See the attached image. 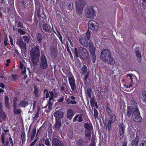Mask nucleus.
<instances>
[{
	"mask_svg": "<svg viewBox=\"0 0 146 146\" xmlns=\"http://www.w3.org/2000/svg\"><path fill=\"white\" fill-rule=\"evenodd\" d=\"M30 54L31 61L33 65L35 66L37 65L39 59L40 50L39 46L36 45L32 47L30 51Z\"/></svg>",
	"mask_w": 146,
	"mask_h": 146,
	"instance_id": "obj_1",
	"label": "nucleus"
},
{
	"mask_svg": "<svg viewBox=\"0 0 146 146\" xmlns=\"http://www.w3.org/2000/svg\"><path fill=\"white\" fill-rule=\"evenodd\" d=\"M100 58L103 61L108 64H110L114 59L111 52L106 49H103L102 50L101 52Z\"/></svg>",
	"mask_w": 146,
	"mask_h": 146,
	"instance_id": "obj_2",
	"label": "nucleus"
},
{
	"mask_svg": "<svg viewBox=\"0 0 146 146\" xmlns=\"http://www.w3.org/2000/svg\"><path fill=\"white\" fill-rule=\"evenodd\" d=\"M79 70L82 75L85 74L83 77V81L85 86L87 87L89 85L87 80L89 78L90 72L88 70L87 66L83 64L82 66Z\"/></svg>",
	"mask_w": 146,
	"mask_h": 146,
	"instance_id": "obj_3",
	"label": "nucleus"
},
{
	"mask_svg": "<svg viewBox=\"0 0 146 146\" xmlns=\"http://www.w3.org/2000/svg\"><path fill=\"white\" fill-rule=\"evenodd\" d=\"M67 77L68 78L69 84L73 92H75L76 90V81L72 74L70 71L65 73Z\"/></svg>",
	"mask_w": 146,
	"mask_h": 146,
	"instance_id": "obj_4",
	"label": "nucleus"
},
{
	"mask_svg": "<svg viewBox=\"0 0 146 146\" xmlns=\"http://www.w3.org/2000/svg\"><path fill=\"white\" fill-rule=\"evenodd\" d=\"M48 61L45 56L44 54L41 55L40 57L39 61V67L42 69H45L48 68Z\"/></svg>",
	"mask_w": 146,
	"mask_h": 146,
	"instance_id": "obj_5",
	"label": "nucleus"
},
{
	"mask_svg": "<svg viewBox=\"0 0 146 146\" xmlns=\"http://www.w3.org/2000/svg\"><path fill=\"white\" fill-rule=\"evenodd\" d=\"M86 15L87 18L90 19H93L96 16L93 6H89L87 7Z\"/></svg>",
	"mask_w": 146,
	"mask_h": 146,
	"instance_id": "obj_6",
	"label": "nucleus"
},
{
	"mask_svg": "<svg viewBox=\"0 0 146 146\" xmlns=\"http://www.w3.org/2000/svg\"><path fill=\"white\" fill-rule=\"evenodd\" d=\"M36 9L35 11V15H36L40 21L42 19V21H44V18L43 17L41 16L40 14V3L38 2H35Z\"/></svg>",
	"mask_w": 146,
	"mask_h": 146,
	"instance_id": "obj_7",
	"label": "nucleus"
},
{
	"mask_svg": "<svg viewBox=\"0 0 146 146\" xmlns=\"http://www.w3.org/2000/svg\"><path fill=\"white\" fill-rule=\"evenodd\" d=\"M89 28L93 31H97L99 28L98 24L93 20H90L88 23Z\"/></svg>",
	"mask_w": 146,
	"mask_h": 146,
	"instance_id": "obj_8",
	"label": "nucleus"
},
{
	"mask_svg": "<svg viewBox=\"0 0 146 146\" xmlns=\"http://www.w3.org/2000/svg\"><path fill=\"white\" fill-rule=\"evenodd\" d=\"M110 118L109 120L107 125H106V129L107 131L108 130L110 131L111 127V124H113L115 121L116 118L115 115L114 114H111L110 115H108Z\"/></svg>",
	"mask_w": 146,
	"mask_h": 146,
	"instance_id": "obj_9",
	"label": "nucleus"
},
{
	"mask_svg": "<svg viewBox=\"0 0 146 146\" xmlns=\"http://www.w3.org/2000/svg\"><path fill=\"white\" fill-rule=\"evenodd\" d=\"M133 118L134 121L136 122H140L142 119L139 109H136V110H134L133 113Z\"/></svg>",
	"mask_w": 146,
	"mask_h": 146,
	"instance_id": "obj_10",
	"label": "nucleus"
},
{
	"mask_svg": "<svg viewBox=\"0 0 146 146\" xmlns=\"http://www.w3.org/2000/svg\"><path fill=\"white\" fill-rule=\"evenodd\" d=\"M79 53L84 59H86L88 57L89 54L85 48L80 47L79 50Z\"/></svg>",
	"mask_w": 146,
	"mask_h": 146,
	"instance_id": "obj_11",
	"label": "nucleus"
},
{
	"mask_svg": "<svg viewBox=\"0 0 146 146\" xmlns=\"http://www.w3.org/2000/svg\"><path fill=\"white\" fill-rule=\"evenodd\" d=\"M42 31L44 33H50L52 31V30L50 25L48 24L45 23H44L42 26Z\"/></svg>",
	"mask_w": 146,
	"mask_h": 146,
	"instance_id": "obj_12",
	"label": "nucleus"
},
{
	"mask_svg": "<svg viewBox=\"0 0 146 146\" xmlns=\"http://www.w3.org/2000/svg\"><path fill=\"white\" fill-rule=\"evenodd\" d=\"M17 44L19 46L21 50H25L26 48V44L24 42L21 38L19 39L17 41Z\"/></svg>",
	"mask_w": 146,
	"mask_h": 146,
	"instance_id": "obj_13",
	"label": "nucleus"
},
{
	"mask_svg": "<svg viewBox=\"0 0 146 146\" xmlns=\"http://www.w3.org/2000/svg\"><path fill=\"white\" fill-rule=\"evenodd\" d=\"M53 91H49V93L50 94V96L49 97L48 100H53L54 98H56L58 95V93L56 90L55 88L53 89Z\"/></svg>",
	"mask_w": 146,
	"mask_h": 146,
	"instance_id": "obj_14",
	"label": "nucleus"
},
{
	"mask_svg": "<svg viewBox=\"0 0 146 146\" xmlns=\"http://www.w3.org/2000/svg\"><path fill=\"white\" fill-rule=\"evenodd\" d=\"M52 146H64V145L60 140L57 138H54L52 139Z\"/></svg>",
	"mask_w": 146,
	"mask_h": 146,
	"instance_id": "obj_15",
	"label": "nucleus"
},
{
	"mask_svg": "<svg viewBox=\"0 0 146 146\" xmlns=\"http://www.w3.org/2000/svg\"><path fill=\"white\" fill-rule=\"evenodd\" d=\"M64 113L60 110H58L56 111L54 113V116L55 119H60L64 117Z\"/></svg>",
	"mask_w": 146,
	"mask_h": 146,
	"instance_id": "obj_16",
	"label": "nucleus"
},
{
	"mask_svg": "<svg viewBox=\"0 0 146 146\" xmlns=\"http://www.w3.org/2000/svg\"><path fill=\"white\" fill-rule=\"evenodd\" d=\"M7 118V116L5 113L3 111L2 107L0 103V121L2 122Z\"/></svg>",
	"mask_w": 146,
	"mask_h": 146,
	"instance_id": "obj_17",
	"label": "nucleus"
},
{
	"mask_svg": "<svg viewBox=\"0 0 146 146\" xmlns=\"http://www.w3.org/2000/svg\"><path fill=\"white\" fill-rule=\"evenodd\" d=\"M79 41L80 43L83 46L86 47L88 46L89 43L88 42L87 39L84 36L80 38Z\"/></svg>",
	"mask_w": 146,
	"mask_h": 146,
	"instance_id": "obj_18",
	"label": "nucleus"
},
{
	"mask_svg": "<svg viewBox=\"0 0 146 146\" xmlns=\"http://www.w3.org/2000/svg\"><path fill=\"white\" fill-rule=\"evenodd\" d=\"M88 46L89 47V50L91 54H95V51L96 50V48L94 46L93 43L92 42H89Z\"/></svg>",
	"mask_w": 146,
	"mask_h": 146,
	"instance_id": "obj_19",
	"label": "nucleus"
},
{
	"mask_svg": "<svg viewBox=\"0 0 146 146\" xmlns=\"http://www.w3.org/2000/svg\"><path fill=\"white\" fill-rule=\"evenodd\" d=\"M74 111L71 108L69 109L67 111V117L71 120L74 115Z\"/></svg>",
	"mask_w": 146,
	"mask_h": 146,
	"instance_id": "obj_20",
	"label": "nucleus"
},
{
	"mask_svg": "<svg viewBox=\"0 0 146 146\" xmlns=\"http://www.w3.org/2000/svg\"><path fill=\"white\" fill-rule=\"evenodd\" d=\"M34 90L33 92L35 95V98L38 99L39 96V88L37 85H34L33 86Z\"/></svg>",
	"mask_w": 146,
	"mask_h": 146,
	"instance_id": "obj_21",
	"label": "nucleus"
},
{
	"mask_svg": "<svg viewBox=\"0 0 146 146\" xmlns=\"http://www.w3.org/2000/svg\"><path fill=\"white\" fill-rule=\"evenodd\" d=\"M86 5L85 0H78L75 3V6L84 8Z\"/></svg>",
	"mask_w": 146,
	"mask_h": 146,
	"instance_id": "obj_22",
	"label": "nucleus"
},
{
	"mask_svg": "<svg viewBox=\"0 0 146 146\" xmlns=\"http://www.w3.org/2000/svg\"><path fill=\"white\" fill-rule=\"evenodd\" d=\"M82 114L76 115L74 117L73 119V121L74 122H76L77 120L79 122H82L83 121V119L82 117Z\"/></svg>",
	"mask_w": 146,
	"mask_h": 146,
	"instance_id": "obj_23",
	"label": "nucleus"
},
{
	"mask_svg": "<svg viewBox=\"0 0 146 146\" xmlns=\"http://www.w3.org/2000/svg\"><path fill=\"white\" fill-rule=\"evenodd\" d=\"M62 126L61 122L60 120L55 119V124L54 125V127L57 129H59Z\"/></svg>",
	"mask_w": 146,
	"mask_h": 146,
	"instance_id": "obj_24",
	"label": "nucleus"
},
{
	"mask_svg": "<svg viewBox=\"0 0 146 146\" xmlns=\"http://www.w3.org/2000/svg\"><path fill=\"white\" fill-rule=\"evenodd\" d=\"M84 8L76 6V10L78 15L80 16L82 13L83 9Z\"/></svg>",
	"mask_w": 146,
	"mask_h": 146,
	"instance_id": "obj_25",
	"label": "nucleus"
},
{
	"mask_svg": "<svg viewBox=\"0 0 146 146\" xmlns=\"http://www.w3.org/2000/svg\"><path fill=\"white\" fill-rule=\"evenodd\" d=\"M78 146H84L86 142L84 139H80L76 142Z\"/></svg>",
	"mask_w": 146,
	"mask_h": 146,
	"instance_id": "obj_26",
	"label": "nucleus"
},
{
	"mask_svg": "<svg viewBox=\"0 0 146 146\" xmlns=\"http://www.w3.org/2000/svg\"><path fill=\"white\" fill-rule=\"evenodd\" d=\"M139 139V137L137 135L135 139L133 140L131 142L132 146H137Z\"/></svg>",
	"mask_w": 146,
	"mask_h": 146,
	"instance_id": "obj_27",
	"label": "nucleus"
},
{
	"mask_svg": "<svg viewBox=\"0 0 146 146\" xmlns=\"http://www.w3.org/2000/svg\"><path fill=\"white\" fill-rule=\"evenodd\" d=\"M132 108L130 106H127V112L125 114L126 116L129 118L132 114Z\"/></svg>",
	"mask_w": 146,
	"mask_h": 146,
	"instance_id": "obj_28",
	"label": "nucleus"
},
{
	"mask_svg": "<svg viewBox=\"0 0 146 146\" xmlns=\"http://www.w3.org/2000/svg\"><path fill=\"white\" fill-rule=\"evenodd\" d=\"M28 104L27 101H26L25 100H23L20 102L19 105L21 107L25 108L28 105Z\"/></svg>",
	"mask_w": 146,
	"mask_h": 146,
	"instance_id": "obj_29",
	"label": "nucleus"
},
{
	"mask_svg": "<svg viewBox=\"0 0 146 146\" xmlns=\"http://www.w3.org/2000/svg\"><path fill=\"white\" fill-rule=\"evenodd\" d=\"M65 4L68 10L71 11L73 9V5L72 2H65Z\"/></svg>",
	"mask_w": 146,
	"mask_h": 146,
	"instance_id": "obj_30",
	"label": "nucleus"
},
{
	"mask_svg": "<svg viewBox=\"0 0 146 146\" xmlns=\"http://www.w3.org/2000/svg\"><path fill=\"white\" fill-rule=\"evenodd\" d=\"M131 105L133 111L136 110V109H139L137 108V103L135 100H131Z\"/></svg>",
	"mask_w": 146,
	"mask_h": 146,
	"instance_id": "obj_31",
	"label": "nucleus"
},
{
	"mask_svg": "<svg viewBox=\"0 0 146 146\" xmlns=\"http://www.w3.org/2000/svg\"><path fill=\"white\" fill-rule=\"evenodd\" d=\"M135 53L137 57V62L139 63H140L141 60V53L139 51L136 50L135 52Z\"/></svg>",
	"mask_w": 146,
	"mask_h": 146,
	"instance_id": "obj_32",
	"label": "nucleus"
},
{
	"mask_svg": "<svg viewBox=\"0 0 146 146\" xmlns=\"http://www.w3.org/2000/svg\"><path fill=\"white\" fill-rule=\"evenodd\" d=\"M52 30L54 33L56 34L57 36L58 37L59 39L62 43V37L60 33L56 29L57 33H56V32L54 31L53 27H52Z\"/></svg>",
	"mask_w": 146,
	"mask_h": 146,
	"instance_id": "obj_33",
	"label": "nucleus"
},
{
	"mask_svg": "<svg viewBox=\"0 0 146 146\" xmlns=\"http://www.w3.org/2000/svg\"><path fill=\"white\" fill-rule=\"evenodd\" d=\"M36 39L38 43L40 44L42 41L43 37L40 33H38L36 35Z\"/></svg>",
	"mask_w": 146,
	"mask_h": 146,
	"instance_id": "obj_34",
	"label": "nucleus"
},
{
	"mask_svg": "<svg viewBox=\"0 0 146 146\" xmlns=\"http://www.w3.org/2000/svg\"><path fill=\"white\" fill-rule=\"evenodd\" d=\"M92 93V90L90 88H87L86 94V96L87 97V98H91Z\"/></svg>",
	"mask_w": 146,
	"mask_h": 146,
	"instance_id": "obj_35",
	"label": "nucleus"
},
{
	"mask_svg": "<svg viewBox=\"0 0 146 146\" xmlns=\"http://www.w3.org/2000/svg\"><path fill=\"white\" fill-rule=\"evenodd\" d=\"M5 104V106L7 108L9 109V98L8 96H5L4 98Z\"/></svg>",
	"mask_w": 146,
	"mask_h": 146,
	"instance_id": "obj_36",
	"label": "nucleus"
},
{
	"mask_svg": "<svg viewBox=\"0 0 146 146\" xmlns=\"http://www.w3.org/2000/svg\"><path fill=\"white\" fill-rule=\"evenodd\" d=\"M125 126L124 124L123 123H122L119 125V131L121 132H124Z\"/></svg>",
	"mask_w": 146,
	"mask_h": 146,
	"instance_id": "obj_37",
	"label": "nucleus"
},
{
	"mask_svg": "<svg viewBox=\"0 0 146 146\" xmlns=\"http://www.w3.org/2000/svg\"><path fill=\"white\" fill-rule=\"evenodd\" d=\"M21 6L25 9L27 8L29 5V3L26 0H23L21 1Z\"/></svg>",
	"mask_w": 146,
	"mask_h": 146,
	"instance_id": "obj_38",
	"label": "nucleus"
},
{
	"mask_svg": "<svg viewBox=\"0 0 146 146\" xmlns=\"http://www.w3.org/2000/svg\"><path fill=\"white\" fill-rule=\"evenodd\" d=\"M25 133L24 131H23L22 132L21 135V138L22 140V143L23 144H25L26 141L25 139Z\"/></svg>",
	"mask_w": 146,
	"mask_h": 146,
	"instance_id": "obj_39",
	"label": "nucleus"
},
{
	"mask_svg": "<svg viewBox=\"0 0 146 146\" xmlns=\"http://www.w3.org/2000/svg\"><path fill=\"white\" fill-rule=\"evenodd\" d=\"M66 101L67 104L70 105V104H77V102L75 100H70V99H66Z\"/></svg>",
	"mask_w": 146,
	"mask_h": 146,
	"instance_id": "obj_40",
	"label": "nucleus"
},
{
	"mask_svg": "<svg viewBox=\"0 0 146 146\" xmlns=\"http://www.w3.org/2000/svg\"><path fill=\"white\" fill-rule=\"evenodd\" d=\"M142 95L144 98L143 100V102L146 103V90H143L142 92Z\"/></svg>",
	"mask_w": 146,
	"mask_h": 146,
	"instance_id": "obj_41",
	"label": "nucleus"
},
{
	"mask_svg": "<svg viewBox=\"0 0 146 146\" xmlns=\"http://www.w3.org/2000/svg\"><path fill=\"white\" fill-rule=\"evenodd\" d=\"M94 117L95 120L96 119H98V111L95 108H94Z\"/></svg>",
	"mask_w": 146,
	"mask_h": 146,
	"instance_id": "obj_42",
	"label": "nucleus"
},
{
	"mask_svg": "<svg viewBox=\"0 0 146 146\" xmlns=\"http://www.w3.org/2000/svg\"><path fill=\"white\" fill-rule=\"evenodd\" d=\"M36 128H34L32 130L31 135V140H33L34 139L36 133Z\"/></svg>",
	"mask_w": 146,
	"mask_h": 146,
	"instance_id": "obj_43",
	"label": "nucleus"
},
{
	"mask_svg": "<svg viewBox=\"0 0 146 146\" xmlns=\"http://www.w3.org/2000/svg\"><path fill=\"white\" fill-rule=\"evenodd\" d=\"M43 94H45L46 98V99L49 98V91L47 89H45L43 91Z\"/></svg>",
	"mask_w": 146,
	"mask_h": 146,
	"instance_id": "obj_44",
	"label": "nucleus"
},
{
	"mask_svg": "<svg viewBox=\"0 0 146 146\" xmlns=\"http://www.w3.org/2000/svg\"><path fill=\"white\" fill-rule=\"evenodd\" d=\"M84 126L85 128L87 130H90L91 126L88 123H85L84 125Z\"/></svg>",
	"mask_w": 146,
	"mask_h": 146,
	"instance_id": "obj_45",
	"label": "nucleus"
},
{
	"mask_svg": "<svg viewBox=\"0 0 146 146\" xmlns=\"http://www.w3.org/2000/svg\"><path fill=\"white\" fill-rule=\"evenodd\" d=\"M23 38L25 42L28 43L30 40L29 37L26 35H24L23 36Z\"/></svg>",
	"mask_w": 146,
	"mask_h": 146,
	"instance_id": "obj_46",
	"label": "nucleus"
},
{
	"mask_svg": "<svg viewBox=\"0 0 146 146\" xmlns=\"http://www.w3.org/2000/svg\"><path fill=\"white\" fill-rule=\"evenodd\" d=\"M43 140V141H44V143L47 146H50V143L49 141L48 138L47 137L46 139H44Z\"/></svg>",
	"mask_w": 146,
	"mask_h": 146,
	"instance_id": "obj_47",
	"label": "nucleus"
},
{
	"mask_svg": "<svg viewBox=\"0 0 146 146\" xmlns=\"http://www.w3.org/2000/svg\"><path fill=\"white\" fill-rule=\"evenodd\" d=\"M106 112L108 115H110L112 114L111 113L112 111L111 110L110 108L108 106H106Z\"/></svg>",
	"mask_w": 146,
	"mask_h": 146,
	"instance_id": "obj_48",
	"label": "nucleus"
},
{
	"mask_svg": "<svg viewBox=\"0 0 146 146\" xmlns=\"http://www.w3.org/2000/svg\"><path fill=\"white\" fill-rule=\"evenodd\" d=\"M72 51L74 53V56L77 58L79 57L78 49L76 48H75L73 50L72 49Z\"/></svg>",
	"mask_w": 146,
	"mask_h": 146,
	"instance_id": "obj_49",
	"label": "nucleus"
},
{
	"mask_svg": "<svg viewBox=\"0 0 146 146\" xmlns=\"http://www.w3.org/2000/svg\"><path fill=\"white\" fill-rule=\"evenodd\" d=\"M4 44L5 46L7 48H9L10 44L9 43L8 40L4 39Z\"/></svg>",
	"mask_w": 146,
	"mask_h": 146,
	"instance_id": "obj_50",
	"label": "nucleus"
},
{
	"mask_svg": "<svg viewBox=\"0 0 146 146\" xmlns=\"http://www.w3.org/2000/svg\"><path fill=\"white\" fill-rule=\"evenodd\" d=\"M92 133L90 130H86L85 131V135L88 137H90L91 136Z\"/></svg>",
	"mask_w": 146,
	"mask_h": 146,
	"instance_id": "obj_51",
	"label": "nucleus"
},
{
	"mask_svg": "<svg viewBox=\"0 0 146 146\" xmlns=\"http://www.w3.org/2000/svg\"><path fill=\"white\" fill-rule=\"evenodd\" d=\"M1 141L2 143L3 144L4 146H5V134L4 133H2L1 135Z\"/></svg>",
	"mask_w": 146,
	"mask_h": 146,
	"instance_id": "obj_52",
	"label": "nucleus"
},
{
	"mask_svg": "<svg viewBox=\"0 0 146 146\" xmlns=\"http://www.w3.org/2000/svg\"><path fill=\"white\" fill-rule=\"evenodd\" d=\"M90 35L91 34L90 31L89 30H88L85 35V36L88 40H89Z\"/></svg>",
	"mask_w": 146,
	"mask_h": 146,
	"instance_id": "obj_53",
	"label": "nucleus"
},
{
	"mask_svg": "<svg viewBox=\"0 0 146 146\" xmlns=\"http://www.w3.org/2000/svg\"><path fill=\"white\" fill-rule=\"evenodd\" d=\"M90 103L91 106L92 107L94 106L95 102L94 98H92L90 99Z\"/></svg>",
	"mask_w": 146,
	"mask_h": 146,
	"instance_id": "obj_54",
	"label": "nucleus"
},
{
	"mask_svg": "<svg viewBox=\"0 0 146 146\" xmlns=\"http://www.w3.org/2000/svg\"><path fill=\"white\" fill-rule=\"evenodd\" d=\"M23 24L22 22L20 21H18L17 25V26L18 28H23Z\"/></svg>",
	"mask_w": 146,
	"mask_h": 146,
	"instance_id": "obj_55",
	"label": "nucleus"
},
{
	"mask_svg": "<svg viewBox=\"0 0 146 146\" xmlns=\"http://www.w3.org/2000/svg\"><path fill=\"white\" fill-rule=\"evenodd\" d=\"M96 57L95 54H91V58L92 60V62L93 63H94L96 62Z\"/></svg>",
	"mask_w": 146,
	"mask_h": 146,
	"instance_id": "obj_56",
	"label": "nucleus"
},
{
	"mask_svg": "<svg viewBox=\"0 0 146 146\" xmlns=\"http://www.w3.org/2000/svg\"><path fill=\"white\" fill-rule=\"evenodd\" d=\"M139 146H146V140H142L141 141Z\"/></svg>",
	"mask_w": 146,
	"mask_h": 146,
	"instance_id": "obj_57",
	"label": "nucleus"
},
{
	"mask_svg": "<svg viewBox=\"0 0 146 146\" xmlns=\"http://www.w3.org/2000/svg\"><path fill=\"white\" fill-rule=\"evenodd\" d=\"M13 111L14 113L16 114H20L21 112L20 109L13 110Z\"/></svg>",
	"mask_w": 146,
	"mask_h": 146,
	"instance_id": "obj_58",
	"label": "nucleus"
},
{
	"mask_svg": "<svg viewBox=\"0 0 146 146\" xmlns=\"http://www.w3.org/2000/svg\"><path fill=\"white\" fill-rule=\"evenodd\" d=\"M18 31L19 33L22 35H25L26 33V32L21 29H19Z\"/></svg>",
	"mask_w": 146,
	"mask_h": 146,
	"instance_id": "obj_59",
	"label": "nucleus"
},
{
	"mask_svg": "<svg viewBox=\"0 0 146 146\" xmlns=\"http://www.w3.org/2000/svg\"><path fill=\"white\" fill-rule=\"evenodd\" d=\"M39 112L38 111L36 113L35 116L33 117V121H36L37 119V118L39 117Z\"/></svg>",
	"mask_w": 146,
	"mask_h": 146,
	"instance_id": "obj_60",
	"label": "nucleus"
},
{
	"mask_svg": "<svg viewBox=\"0 0 146 146\" xmlns=\"http://www.w3.org/2000/svg\"><path fill=\"white\" fill-rule=\"evenodd\" d=\"M124 133V132L119 131V137L121 140L123 138Z\"/></svg>",
	"mask_w": 146,
	"mask_h": 146,
	"instance_id": "obj_61",
	"label": "nucleus"
},
{
	"mask_svg": "<svg viewBox=\"0 0 146 146\" xmlns=\"http://www.w3.org/2000/svg\"><path fill=\"white\" fill-rule=\"evenodd\" d=\"M66 49H67V50L68 52V53L70 55V56L71 58V59L72 58L73 59V56L70 50L69 47L68 46H67Z\"/></svg>",
	"mask_w": 146,
	"mask_h": 146,
	"instance_id": "obj_62",
	"label": "nucleus"
},
{
	"mask_svg": "<svg viewBox=\"0 0 146 146\" xmlns=\"http://www.w3.org/2000/svg\"><path fill=\"white\" fill-rule=\"evenodd\" d=\"M51 100H48V108L49 110H51L52 109V103L51 102Z\"/></svg>",
	"mask_w": 146,
	"mask_h": 146,
	"instance_id": "obj_63",
	"label": "nucleus"
},
{
	"mask_svg": "<svg viewBox=\"0 0 146 146\" xmlns=\"http://www.w3.org/2000/svg\"><path fill=\"white\" fill-rule=\"evenodd\" d=\"M57 100L59 103L62 102L64 100V97L63 96H62L61 98L60 97Z\"/></svg>",
	"mask_w": 146,
	"mask_h": 146,
	"instance_id": "obj_64",
	"label": "nucleus"
}]
</instances>
